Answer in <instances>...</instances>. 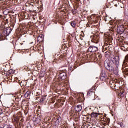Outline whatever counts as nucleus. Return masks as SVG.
Instances as JSON below:
<instances>
[{"instance_id":"obj_1","label":"nucleus","mask_w":128,"mask_h":128,"mask_svg":"<svg viewBox=\"0 0 128 128\" xmlns=\"http://www.w3.org/2000/svg\"><path fill=\"white\" fill-rule=\"evenodd\" d=\"M110 60L114 64H116V68H120V60H118V57L115 56L114 54H110Z\"/></svg>"},{"instance_id":"obj_2","label":"nucleus","mask_w":128,"mask_h":128,"mask_svg":"<svg viewBox=\"0 0 128 128\" xmlns=\"http://www.w3.org/2000/svg\"><path fill=\"white\" fill-rule=\"evenodd\" d=\"M117 32L119 34H122L124 32V26L119 24L117 26Z\"/></svg>"},{"instance_id":"obj_3","label":"nucleus","mask_w":128,"mask_h":128,"mask_svg":"<svg viewBox=\"0 0 128 128\" xmlns=\"http://www.w3.org/2000/svg\"><path fill=\"white\" fill-rule=\"evenodd\" d=\"M104 66L108 70L112 72L114 70V67L113 66H112L111 64L110 63H108V62H104Z\"/></svg>"},{"instance_id":"obj_4","label":"nucleus","mask_w":128,"mask_h":128,"mask_svg":"<svg viewBox=\"0 0 128 128\" xmlns=\"http://www.w3.org/2000/svg\"><path fill=\"white\" fill-rule=\"evenodd\" d=\"M12 31V28H8L3 30V34L5 36H8Z\"/></svg>"},{"instance_id":"obj_5","label":"nucleus","mask_w":128,"mask_h":128,"mask_svg":"<svg viewBox=\"0 0 128 128\" xmlns=\"http://www.w3.org/2000/svg\"><path fill=\"white\" fill-rule=\"evenodd\" d=\"M89 52H96L98 50V48L94 46H91L88 48Z\"/></svg>"},{"instance_id":"obj_6","label":"nucleus","mask_w":128,"mask_h":128,"mask_svg":"<svg viewBox=\"0 0 128 128\" xmlns=\"http://www.w3.org/2000/svg\"><path fill=\"white\" fill-rule=\"evenodd\" d=\"M88 98H94V90L91 89L88 93Z\"/></svg>"},{"instance_id":"obj_7","label":"nucleus","mask_w":128,"mask_h":128,"mask_svg":"<svg viewBox=\"0 0 128 128\" xmlns=\"http://www.w3.org/2000/svg\"><path fill=\"white\" fill-rule=\"evenodd\" d=\"M75 110L76 112H82V107L80 105H78L76 106Z\"/></svg>"},{"instance_id":"obj_8","label":"nucleus","mask_w":128,"mask_h":128,"mask_svg":"<svg viewBox=\"0 0 128 128\" xmlns=\"http://www.w3.org/2000/svg\"><path fill=\"white\" fill-rule=\"evenodd\" d=\"M98 116H100V114L98 113L92 112L91 114L92 118H96L97 120Z\"/></svg>"},{"instance_id":"obj_9","label":"nucleus","mask_w":128,"mask_h":128,"mask_svg":"<svg viewBox=\"0 0 128 128\" xmlns=\"http://www.w3.org/2000/svg\"><path fill=\"white\" fill-rule=\"evenodd\" d=\"M33 120L34 122H35V124H38L40 122V117H38L37 118H35L33 119Z\"/></svg>"},{"instance_id":"obj_10","label":"nucleus","mask_w":128,"mask_h":128,"mask_svg":"<svg viewBox=\"0 0 128 128\" xmlns=\"http://www.w3.org/2000/svg\"><path fill=\"white\" fill-rule=\"evenodd\" d=\"M116 76H118V67L116 68H114V70L112 72Z\"/></svg>"},{"instance_id":"obj_11","label":"nucleus","mask_w":128,"mask_h":128,"mask_svg":"<svg viewBox=\"0 0 128 128\" xmlns=\"http://www.w3.org/2000/svg\"><path fill=\"white\" fill-rule=\"evenodd\" d=\"M100 80L102 82H106V80H108V76H100Z\"/></svg>"},{"instance_id":"obj_12","label":"nucleus","mask_w":128,"mask_h":128,"mask_svg":"<svg viewBox=\"0 0 128 128\" xmlns=\"http://www.w3.org/2000/svg\"><path fill=\"white\" fill-rule=\"evenodd\" d=\"M33 2V4H39V2L37 1V0H30Z\"/></svg>"},{"instance_id":"obj_13","label":"nucleus","mask_w":128,"mask_h":128,"mask_svg":"<svg viewBox=\"0 0 128 128\" xmlns=\"http://www.w3.org/2000/svg\"><path fill=\"white\" fill-rule=\"evenodd\" d=\"M101 76H107L106 74V71L104 70L102 71Z\"/></svg>"},{"instance_id":"obj_14","label":"nucleus","mask_w":128,"mask_h":128,"mask_svg":"<svg viewBox=\"0 0 128 128\" xmlns=\"http://www.w3.org/2000/svg\"><path fill=\"white\" fill-rule=\"evenodd\" d=\"M71 26H72V28H76V22H72Z\"/></svg>"},{"instance_id":"obj_15","label":"nucleus","mask_w":128,"mask_h":128,"mask_svg":"<svg viewBox=\"0 0 128 128\" xmlns=\"http://www.w3.org/2000/svg\"><path fill=\"white\" fill-rule=\"evenodd\" d=\"M119 124L120 126L122 128H124V123H122V122L119 123V124Z\"/></svg>"},{"instance_id":"obj_16","label":"nucleus","mask_w":128,"mask_h":128,"mask_svg":"<svg viewBox=\"0 0 128 128\" xmlns=\"http://www.w3.org/2000/svg\"><path fill=\"white\" fill-rule=\"evenodd\" d=\"M66 78V76L64 75L63 76H61V80H64Z\"/></svg>"},{"instance_id":"obj_17","label":"nucleus","mask_w":128,"mask_h":128,"mask_svg":"<svg viewBox=\"0 0 128 128\" xmlns=\"http://www.w3.org/2000/svg\"><path fill=\"white\" fill-rule=\"evenodd\" d=\"M29 96H30V93H28V92H27L26 94L24 95V96H25L26 98H28Z\"/></svg>"},{"instance_id":"obj_18","label":"nucleus","mask_w":128,"mask_h":128,"mask_svg":"<svg viewBox=\"0 0 128 128\" xmlns=\"http://www.w3.org/2000/svg\"><path fill=\"white\" fill-rule=\"evenodd\" d=\"M18 118H14V122H18Z\"/></svg>"},{"instance_id":"obj_19","label":"nucleus","mask_w":128,"mask_h":128,"mask_svg":"<svg viewBox=\"0 0 128 128\" xmlns=\"http://www.w3.org/2000/svg\"><path fill=\"white\" fill-rule=\"evenodd\" d=\"M125 62H128V55H127V56H126V58H125Z\"/></svg>"},{"instance_id":"obj_20","label":"nucleus","mask_w":128,"mask_h":128,"mask_svg":"<svg viewBox=\"0 0 128 128\" xmlns=\"http://www.w3.org/2000/svg\"><path fill=\"white\" fill-rule=\"evenodd\" d=\"M2 114H4V110H2V109L0 108V116H2Z\"/></svg>"},{"instance_id":"obj_21","label":"nucleus","mask_w":128,"mask_h":128,"mask_svg":"<svg viewBox=\"0 0 128 128\" xmlns=\"http://www.w3.org/2000/svg\"><path fill=\"white\" fill-rule=\"evenodd\" d=\"M4 128H10V126L8 125H5Z\"/></svg>"},{"instance_id":"obj_22","label":"nucleus","mask_w":128,"mask_h":128,"mask_svg":"<svg viewBox=\"0 0 128 128\" xmlns=\"http://www.w3.org/2000/svg\"><path fill=\"white\" fill-rule=\"evenodd\" d=\"M124 48H126H126H128V45L126 44V46H124Z\"/></svg>"},{"instance_id":"obj_23","label":"nucleus","mask_w":128,"mask_h":128,"mask_svg":"<svg viewBox=\"0 0 128 128\" xmlns=\"http://www.w3.org/2000/svg\"><path fill=\"white\" fill-rule=\"evenodd\" d=\"M123 94H124V93L121 92V93H120V94H119V96H124Z\"/></svg>"},{"instance_id":"obj_24","label":"nucleus","mask_w":128,"mask_h":128,"mask_svg":"<svg viewBox=\"0 0 128 128\" xmlns=\"http://www.w3.org/2000/svg\"><path fill=\"white\" fill-rule=\"evenodd\" d=\"M2 38V34L0 33V38Z\"/></svg>"},{"instance_id":"obj_25","label":"nucleus","mask_w":128,"mask_h":128,"mask_svg":"<svg viewBox=\"0 0 128 128\" xmlns=\"http://www.w3.org/2000/svg\"><path fill=\"white\" fill-rule=\"evenodd\" d=\"M32 4H34V2H32V3L30 4V6H34V5Z\"/></svg>"},{"instance_id":"obj_26","label":"nucleus","mask_w":128,"mask_h":128,"mask_svg":"<svg viewBox=\"0 0 128 128\" xmlns=\"http://www.w3.org/2000/svg\"><path fill=\"white\" fill-rule=\"evenodd\" d=\"M40 38H41L40 36L38 38V40H40Z\"/></svg>"},{"instance_id":"obj_27","label":"nucleus","mask_w":128,"mask_h":128,"mask_svg":"<svg viewBox=\"0 0 128 128\" xmlns=\"http://www.w3.org/2000/svg\"><path fill=\"white\" fill-rule=\"evenodd\" d=\"M104 120V118H102V120Z\"/></svg>"},{"instance_id":"obj_28","label":"nucleus","mask_w":128,"mask_h":128,"mask_svg":"<svg viewBox=\"0 0 128 128\" xmlns=\"http://www.w3.org/2000/svg\"><path fill=\"white\" fill-rule=\"evenodd\" d=\"M99 58H102V56H99Z\"/></svg>"},{"instance_id":"obj_29","label":"nucleus","mask_w":128,"mask_h":128,"mask_svg":"<svg viewBox=\"0 0 128 128\" xmlns=\"http://www.w3.org/2000/svg\"><path fill=\"white\" fill-rule=\"evenodd\" d=\"M114 86H116V84H114Z\"/></svg>"},{"instance_id":"obj_30","label":"nucleus","mask_w":128,"mask_h":128,"mask_svg":"<svg viewBox=\"0 0 128 128\" xmlns=\"http://www.w3.org/2000/svg\"><path fill=\"white\" fill-rule=\"evenodd\" d=\"M97 126H98V125H97Z\"/></svg>"},{"instance_id":"obj_31","label":"nucleus","mask_w":128,"mask_h":128,"mask_svg":"<svg viewBox=\"0 0 128 128\" xmlns=\"http://www.w3.org/2000/svg\"><path fill=\"white\" fill-rule=\"evenodd\" d=\"M12 128L10 127V128Z\"/></svg>"}]
</instances>
